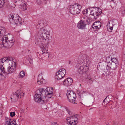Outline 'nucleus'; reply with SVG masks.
Here are the masks:
<instances>
[{
  "label": "nucleus",
  "mask_w": 125,
  "mask_h": 125,
  "mask_svg": "<svg viewBox=\"0 0 125 125\" xmlns=\"http://www.w3.org/2000/svg\"><path fill=\"white\" fill-rule=\"evenodd\" d=\"M25 72L23 71V70L21 71L20 73V76L22 78H23L25 75Z\"/></svg>",
  "instance_id": "7c9ffc66"
},
{
  "label": "nucleus",
  "mask_w": 125,
  "mask_h": 125,
  "mask_svg": "<svg viewBox=\"0 0 125 125\" xmlns=\"http://www.w3.org/2000/svg\"><path fill=\"white\" fill-rule=\"evenodd\" d=\"M0 40H3L5 47L6 48H10L13 45L14 43V38L11 36L8 37L6 36H4L3 37H0Z\"/></svg>",
  "instance_id": "f03ea898"
},
{
  "label": "nucleus",
  "mask_w": 125,
  "mask_h": 125,
  "mask_svg": "<svg viewBox=\"0 0 125 125\" xmlns=\"http://www.w3.org/2000/svg\"><path fill=\"white\" fill-rule=\"evenodd\" d=\"M6 32V29L4 27H0V38L4 36Z\"/></svg>",
  "instance_id": "6ab92c4d"
},
{
  "label": "nucleus",
  "mask_w": 125,
  "mask_h": 125,
  "mask_svg": "<svg viewBox=\"0 0 125 125\" xmlns=\"http://www.w3.org/2000/svg\"><path fill=\"white\" fill-rule=\"evenodd\" d=\"M80 86H81V84H80Z\"/></svg>",
  "instance_id": "79ce46f5"
},
{
  "label": "nucleus",
  "mask_w": 125,
  "mask_h": 125,
  "mask_svg": "<svg viewBox=\"0 0 125 125\" xmlns=\"http://www.w3.org/2000/svg\"><path fill=\"white\" fill-rule=\"evenodd\" d=\"M37 83L39 84L42 83L44 84L45 83V80L43 79L42 74V73L39 74L38 76Z\"/></svg>",
  "instance_id": "f3484780"
},
{
  "label": "nucleus",
  "mask_w": 125,
  "mask_h": 125,
  "mask_svg": "<svg viewBox=\"0 0 125 125\" xmlns=\"http://www.w3.org/2000/svg\"><path fill=\"white\" fill-rule=\"evenodd\" d=\"M89 80L90 81V80H91V81L93 82V80H92V79L91 78H89Z\"/></svg>",
  "instance_id": "4c0bfd02"
},
{
  "label": "nucleus",
  "mask_w": 125,
  "mask_h": 125,
  "mask_svg": "<svg viewBox=\"0 0 125 125\" xmlns=\"http://www.w3.org/2000/svg\"><path fill=\"white\" fill-rule=\"evenodd\" d=\"M23 95L24 93L21 90H18L13 94L10 98L12 101L15 102L17 101L18 99L21 98Z\"/></svg>",
  "instance_id": "1a4fd4ad"
},
{
  "label": "nucleus",
  "mask_w": 125,
  "mask_h": 125,
  "mask_svg": "<svg viewBox=\"0 0 125 125\" xmlns=\"http://www.w3.org/2000/svg\"><path fill=\"white\" fill-rule=\"evenodd\" d=\"M67 96L68 99H71V98L73 97H76L75 93L72 91H69L67 93Z\"/></svg>",
  "instance_id": "a211bd4d"
},
{
  "label": "nucleus",
  "mask_w": 125,
  "mask_h": 125,
  "mask_svg": "<svg viewBox=\"0 0 125 125\" xmlns=\"http://www.w3.org/2000/svg\"><path fill=\"white\" fill-rule=\"evenodd\" d=\"M73 80L71 78H67L64 80L63 83L64 85L68 86H70L73 83Z\"/></svg>",
  "instance_id": "4468645a"
},
{
  "label": "nucleus",
  "mask_w": 125,
  "mask_h": 125,
  "mask_svg": "<svg viewBox=\"0 0 125 125\" xmlns=\"http://www.w3.org/2000/svg\"><path fill=\"white\" fill-rule=\"evenodd\" d=\"M12 58L10 57H5L0 59V67L2 70L3 67H6L5 65L6 63H10L12 61Z\"/></svg>",
  "instance_id": "6e6552de"
},
{
  "label": "nucleus",
  "mask_w": 125,
  "mask_h": 125,
  "mask_svg": "<svg viewBox=\"0 0 125 125\" xmlns=\"http://www.w3.org/2000/svg\"><path fill=\"white\" fill-rule=\"evenodd\" d=\"M19 1V0H14V1H15V3H16L17 2V1Z\"/></svg>",
  "instance_id": "58836bf2"
},
{
  "label": "nucleus",
  "mask_w": 125,
  "mask_h": 125,
  "mask_svg": "<svg viewBox=\"0 0 125 125\" xmlns=\"http://www.w3.org/2000/svg\"><path fill=\"white\" fill-rule=\"evenodd\" d=\"M5 3V0H0V8H2Z\"/></svg>",
  "instance_id": "cd10ccee"
},
{
  "label": "nucleus",
  "mask_w": 125,
  "mask_h": 125,
  "mask_svg": "<svg viewBox=\"0 0 125 125\" xmlns=\"http://www.w3.org/2000/svg\"><path fill=\"white\" fill-rule=\"evenodd\" d=\"M102 13L101 9L95 7L93 8L92 11H90L89 16L91 20L92 21L95 20Z\"/></svg>",
  "instance_id": "7ed1b4c3"
},
{
  "label": "nucleus",
  "mask_w": 125,
  "mask_h": 125,
  "mask_svg": "<svg viewBox=\"0 0 125 125\" xmlns=\"http://www.w3.org/2000/svg\"><path fill=\"white\" fill-rule=\"evenodd\" d=\"M121 13L124 15L125 14V7H122L121 9Z\"/></svg>",
  "instance_id": "c756f323"
},
{
  "label": "nucleus",
  "mask_w": 125,
  "mask_h": 125,
  "mask_svg": "<svg viewBox=\"0 0 125 125\" xmlns=\"http://www.w3.org/2000/svg\"><path fill=\"white\" fill-rule=\"evenodd\" d=\"M76 97H73L71 98V99H68L69 101L73 104H74L75 103V99Z\"/></svg>",
  "instance_id": "a878e982"
},
{
  "label": "nucleus",
  "mask_w": 125,
  "mask_h": 125,
  "mask_svg": "<svg viewBox=\"0 0 125 125\" xmlns=\"http://www.w3.org/2000/svg\"><path fill=\"white\" fill-rule=\"evenodd\" d=\"M43 24V21H41L36 26L37 28L40 29L38 34V42L42 49L43 55L44 56H49L48 49L50 34L47 32L46 30L42 28Z\"/></svg>",
  "instance_id": "f257e3e1"
},
{
  "label": "nucleus",
  "mask_w": 125,
  "mask_h": 125,
  "mask_svg": "<svg viewBox=\"0 0 125 125\" xmlns=\"http://www.w3.org/2000/svg\"><path fill=\"white\" fill-rule=\"evenodd\" d=\"M111 58V59L110 61V62H114V63H115L117 64H118V61L116 58Z\"/></svg>",
  "instance_id": "393cba45"
},
{
  "label": "nucleus",
  "mask_w": 125,
  "mask_h": 125,
  "mask_svg": "<svg viewBox=\"0 0 125 125\" xmlns=\"http://www.w3.org/2000/svg\"><path fill=\"white\" fill-rule=\"evenodd\" d=\"M113 26H110V27H107L108 28H109V29L112 31L113 29Z\"/></svg>",
  "instance_id": "f704fd0d"
},
{
  "label": "nucleus",
  "mask_w": 125,
  "mask_h": 125,
  "mask_svg": "<svg viewBox=\"0 0 125 125\" xmlns=\"http://www.w3.org/2000/svg\"><path fill=\"white\" fill-rule=\"evenodd\" d=\"M92 11V10H90V9L89 8H88L87 9H85L84 10L83 12V14L84 15H86L88 14V12L89 11L90 12V11Z\"/></svg>",
  "instance_id": "bb28decb"
},
{
  "label": "nucleus",
  "mask_w": 125,
  "mask_h": 125,
  "mask_svg": "<svg viewBox=\"0 0 125 125\" xmlns=\"http://www.w3.org/2000/svg\"><path fill=\"white\" fill-rule=\"evenodd\" d=\"M10 114V116L12 117L15 115V112H11Z\"/></svg>",
  "instance_id": "72a5a7b5"
},
{
  "label": "nucleus",
  "mask_w": 125,
  "mask_h": 125,
  "mask_svg": "<svg viewBox=\"0 0 125 125\" xmlns=\"http://www.w3.org/2000/svg\"><path fill=\"white\" fill-rule=\"evenodd\" d=\"M86 24L84 21L81 20L77 24V27L78 29H83L86 27Z\"/></svg>",
  "instance_id": "2eb2a0df"
},
{
  "label": "nucleus",
  "mask_w": 125,
  "mask_h": 125,
  "mask_svg": "<svg viewBox=\"0 0 125 125\" xmlns=\"http://www.w3.org/2000/svg\"><path fill=\"white\" fill-rule=\"evenodd\" d=\"M78 115H73L70 117H67L66 119V122L68 125H76L78 122Z\"/></svg>",
  "instance_id": "423d86ee"
},
{
  "label": "nucleus",
  "mask_w": 125,
  "mask_h": 125,
  "mask_svg": "<svg viewBox=\"0 0 125 125\" xmlns=\"http://www.w3.org/2000/svg\"><path fill=\"white\" fill-rule=\"evenodd\" d=\"M102 75L103 76L105 75L104 74V73H103V74H102Z\"/></svg>",
  "instance_id": "a19ab883"
},
{
  "label": "nucleus",
  "mask_w": 125,
  "mask_h": 125,
  "mask_svg": "<svg viewBox=\"0 0 125 125\" xmlns=\"http://www.w3.org/2000/svg\"><path fill=\"white\" fill-rule=\"evenodd\" d=\"M69 64H70L71 63V61H69Z\"/></svg>",
  "instance_id": "ea45409f"
},
{
  "label": "nucleus",
  "mask_w": 125,
  "mask_h": 125,
  "mask_svg": "<svg viewBox=\"0 0 125 125\" xmlns=\"http://www.w3.org/2000/svg\"><path fill=\"white\" fill-rule=\"evenodd\" d=\"M44 89H41L40 90H37L36 91V93L35 95L40 96L44 97L45 96V91Z\"/></svg>",
  "instance_id": "dca6fc26"
},
{
  "label": "nucleus",
  "mask_w": 125,
  "mask_h": 125,
  "mask_svg": "<svg viewBox=\"0 0 125 125\" xmlns=\"http://www.w3.org/2000/svg\"><path fill=\"white\" fill-rule=\"evenodd\" d=\"M83 63V62L81 60H79L77 64L78 65L77 66L78 68H79L81 71H83L84 69V67L83 65L82 64Z\"/></svg>",
  "instance_id": "aec40b11"
},
{
  "label": "nucleus",
  "mask_w": 125,
  "mask_h": 125,
  "mask_svg": "<svg viewBox=\"0 0 125 125\" xmlns=\"http://www.w3.org/2000/svg\"><path fill=\"white\" fill-rule=\"evenodd\" d=\"M63 77L61 74H60V73L58 71L56 73L55 77L56 79L57 80L60 79Z\"/></svg>",
  "instance_id": "5701e85b"
},
{
  "label": "nucleus",
  "mask_w": 125,
  "mask_h": 125,
  "mask_svg": "<svg viewBox=\"0 0 125 125\" xmlns=\"http://www.w3.org/2000/svg\"><path fill=\"white\" fill-rule=\"evenodd\" d=\"M20 8L23 11L26 10L27 9L26 5L24 3H22L20 5Z\"/></svg>",
  "instance_id": "412c9836"
},
{
  "label": "nucleus",
  "mask_w": 125,
  "mask_h": 125,
  "mask_svg": "<svg viewBox=\"0 0 125 125\" xmlns=\"http://www.w3.org/2000/svg\"><path fill=\"white\" fill-rule=\"evenodd\" d=\"M26 58L28 59L30 63V64H32L33 63V59L31 56V55H29Z\"/></svg>",
  "instance_id": "b1692460"
},
{
  "label": "nucleus",
  "mask_w": 125,
  "mask_h": 125,
  "mask_svg": "<svg viewBox=\"0 0 125 125\" xmlns=\"http://www.w3.org/2000/svg\"><path fill=\"white\" fill-rule=\"evenodd\" d=\"M110 26H113V21L111 20L109 21L107 24V27H110Z\"/></svg>",
  "instance_id": "c85d7f7f"
},
{
  "label": "nucleus",
  "mask_w": 125,
  "mask_h": 125,
  "mask_svg": "<svg viewBox=\"0 0 125 125\" xmlns=\"http://www.w3.org/2000/svg\"><path fill=\"white\" fill-rule=\"evenodd\" d=\"M86 93V92L85 91H83L82 92V94H84V95H85V94Z\"/></svg>",
  "instance_id": "e433bc0d"
},
{
  "label": "nucleus",
  "mask_w": 125,
  "mask_h": 125,
  "mask_svg": "<svg viewBox=\"0 0 125 125\" xmlns=\"http://www.w3.org/2000/svg\"><path fill=\"white\" fill-rule=\"evenodd\" d=\"M45 91V96L47 99H50L53 95V90L52 88L49 87L47 88L46 89H44Z\"/></svg>",
  "instance_id": "9b49d317"
},
{
  "label": "nucleus",
  "mask_w": 125,
  "mask_h": 125,
  "mask_svg": "<svg viewBox=\"0 0 125 125\" xmlns=\"http://www.w3.org/2000/svg\"><path fill=\"white\" fill-rule=\"evenodd\" d=\"M82 6L78 3H75L70 8L69 11L73 15L78 14L81 11Z\"/></svg>",
  "instance_id": "39448f33"
},
{
  "label": "nucleus",
  "mask_w": 125,
  "mask_h": 125,
  "mask_svg": "<svg viewBox=\"0 0 125 125\" xmlns=\"http://www.w3.org/2000/svg\"><path fill=\"white\" fill-rule=\"evenodd\" d=\"M111 58L109 57L106 58V60L105 62V64L106 66V69L109 70L111 69L112 70H115L117 67L118 64H117L114 62H111L110 61Z\"/></svg>",
  "instance_id": "0eeeda50"
},
{
  "label": "nucleus",
  "mask_w": 125,
  "mask_h": 125,
  "mask_svg": "<svg viewBox=\"0 0 125 125\" xmlns=\"http://www.w3.org/2000/svg\"><path fill=\"white\" fill-rule=\"evenodd\" d=\"M5 125H17L16 121L11 119L10 118H6L5 120Z\"/></svg>",
  "instance_id": "f8f14e48"
},
{
  "label": "nucleus",
  "mask_w": 125,
  "mask_h": 125,
  "mask_svg": "<svg viewBox=\"0 0 125 125\" xmlns=\"http://www.w3.org/2000/svg\"><path fill=\"white\" fill-rule=\"evenodd\" d=\"M34 99L35 101L37 102L41 103L42 104L47 102H48V99L46 97V96L44 97L36 95L34 96Z\"/></svg>",
  "instance_id": "9d476101"
},
{
  "label": "nucleus",
  "mask_w": 125,
  "mask_h": 125,
  "mask_svg": "<svg viewBox=\"0 0 125 125\" xmlns=\"http://www.w3.org/2000/svg\"><path fill=\"white\" fill-rule=\"evenodd\" d=\"M58 72L60 73V74H61L62 76L64 77L66 73V71L65 69H61Z\"/></svg>",
  "instance_id": "4be33fe9"
},
{
  "label": "nucleus",
  "mask_w": 125,
  "mask_h": 125,
  "mask_svg": "<svg viewBox=\"0 0 125 125\" xmlns=\"http://www.w3.org/2000/svg\"><path fill=\"white\" fill-rule=\"evenodd\" d=\"M65 108L66 109V111L67 112L68 114L69 115H71L72 114V112L70 111L69 109L68 108H67L66 107H65Z\"/></svg>",
  "instance_id": "473e14b6"
},
{
  "label": "nucleus",
  "mask_w": 125,
  "mask_h": 125,
  "mask_svg": "<svg viewBox=\"0 0 125 125\" xmlns=\"http://www.w3.org/2000/svg\"><path fill=\"white\" fill-rule=\"evenodd\" d=\"M98 113L99 115H102L104 114V112L102 110L98 109Z\"/></svg>",
  "instance_id": "2f4dec72"
},
{
  "label": "nucleus",
  "mask_w": 125,
  "mask_h": 125,
  "mask_svg": "<svg viewBox=\"0 0 125 125\" xmlns=\"http://www.w3.org/2000/svg\"><path fill=\"white\" fill-rule=\"evenodd\" d=\"M101 25V23L100 22H94L93 24L91 29L94 31H97L100 28Z\"/></svg>",
  "instance_id": "ddd939ff"
},
{
  "label": "nucleus",
  "mask_w": 125,
  "mask_h": 125,
  "mask_svg": "<svg viewBox=\"0 0 125 125\" xmlns=\"http://www.w3.org/2000/svg\"><path fill=\"white\" fill-rule=\"evenodd\" d=\"M57 123V122H52V124L53 125H55Z\"/></svg>",
  "instance_id": "c9c22d12"
},
{
  "label": "nucleus",
  "mask_w": 125,
  "mask_h": 125,
  "mask_svg": "<svg viewBox=\"0 0 125 125\" xmlns=\"http://www.w3.org/2000/svg\"><path fill=\"white\" fill-rule=\"evenodd\" d=\"M9 21L14 26L17 25H20L21 22V19L18 15H10L9 16Z\"/></svg>",
  "instance_id": "20e7f679"
}]
</instances>
